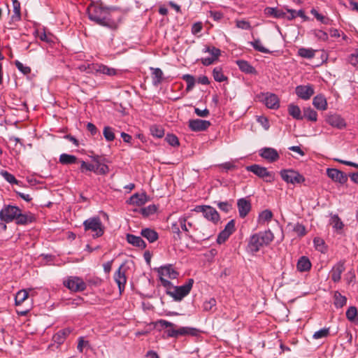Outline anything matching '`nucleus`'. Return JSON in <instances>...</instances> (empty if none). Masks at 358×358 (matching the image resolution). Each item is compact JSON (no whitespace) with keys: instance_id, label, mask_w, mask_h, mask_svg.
Wrapping results in <instances>:
<instances>
[{"instance_id":"obj_53","label":"nucleus","mask_w":358,"mask_h":358,"mask_svg":"<svg viewBox=\"0 0 358 358\" xmlns=\"http://www.w3.org/2000/svg\"><path fill=\"white\" fill-rule=\"evenodd\" d=\"M235 22L236 27L238 29L250 30L252 28L250 23L245 20H236Z\"/></svg>"},{"instance_id":"obj_10","label":"nucleus","mask_w":358,"mask_h":358,"mask_svg":"<svg viewBox=\"0 0 358 358\" xmlns=\"http://www.w3.org/2000/svg\"><path fill=\"white\" fill-rule=\"evenodd\" d=\"M235 221L231 220L226 224L224 229L218 234L217 238V243L218 244L224 243L235 231Z\"/></svg>"},{"instance_id":"obj_52","label":"nucleus","mask_w":358,"mask_h":358,"mask_svg":"<svg viewBox=\"0 0 358 358\" xmlns=\"http://www.w3.org/2000/svg\"><path fill=\"white\" fill-rule=\"evenodd\" d=\"M216 300L214 298H210L209 300L203 302V310L204 311H210L216 306Z\"/></svg>"},{"instance_id":"obj_58","label":"nucleus","mask_w":358,"mask_h":358,"mask_svg":"<svg viewBox=\"0 0 358 358\" xmlns=\"http://www.w3.org/2000/svg\"><path fill=\"white\" fill-rule=\"evenodd\" d=\"M15 65L17 69L22 72L24 75H27L31 73V69L29 66H24L20 61H15Z\"/></svg>"},{"instance_id":"obj_33","label":"nucleus","mask_w":358,"mask_h":358,"mask_svg":"<svg viewBox=\"0 0 358 358\" xmlns=\"http://www.w3.org/2000/svg\"><path fill=\"white\" fill-rule=\"evenodd\" d=\"M249 44L251 46H252V48L255 50H257L258 52H260L262 53H266V54L271 53V51L268 49H267L263 46L262 41H260L259 38H256L253 41L249 42Z\"/></svg>"},{"instance_id":"obj_36","label":"nucleus","mask_w":358,"mask_h":358,"mask_svg":"<svg viewBox=\"0 0 358 358\" xmlns=\"http://www.w3.org/2000/svg\"><path fill=\"white\" fill-rule=\"evenodd\" d=\"M150 131L152 136L158 138H162L164 135V128L157 124L152 125L150 128Z\"/></svg>"},{"instance_id":"obj_24","label":"nucleus","mask_w":358,"mask_h":358,"mask_svg":"<svg viewBox=\"0 0 358 358\" xmlns=\"http://www.w3.org/2000/svg\"><path fill=\"white\" fill-rule=\"evenodd\" d=\"M141 235L146 238L150 243L155 242L158 238V233L150 228L143 229L141 231Z\"/></svg>"},{"instance_id":"obj_59","label":"nucleus","mask_w":358,"mask_h":358,"mask_svg":"<svg viewBox=\"0 0 358 358\" xmlns=\"http://www.w3.org/2000/svg\"><path fill=\"white\" fill-rule=\"evenodd\" d=\"M157 208L155 205H150L141 209V213L145 216H149L154 214Z\"/></svg>"},{"instance_id":"obj_14","label":"nucleus","mask_w":358,"mask_h":358,"mask_svg":"<svg viewBox=\"0 0 358 358\" xmlns=\"http://www.w3.org/2000/svg\"><path fill=\"white\" fill-rule=\"evenodd\" d=\"M159 278H168L175 279L178 275V273L174 269L171 264L162 266L157 268Z\"/></svg>"},{"instance_id":"obj_12","label":"nucleus","mask_w":358,"mask_h":358,"mask_svg":"<svg viewBox=\"0 0 358 358\" xmlns=\"http://www.w3.org/2000/svg\"><path fill=\"white\" fill-rule=\"evenodd\" d=\"M295 92L296 95L303 99L308 100L315 93L313 85H298Z\"/></svg>"},{"instance_id":"obj_62","label":"nucleus","mask_w":358,"mask_h":358,"mask_svg":"<svg viewBox=\"0 0 358 358\" xmlns=\"http://www.w3.org/2000/svg\"><path fill=\"white\" fill-rule=\"evenodd\" d=\"M314 245L315 246V248L320 251V252H324V241L320 238H314Z\"/></svg>"},{"instance_id":"obj_61","label":"nucleus","mask_w":358,"mask_h":358,"mask_svg":"<svg viewBox=\"0 0 358 358\" xmlns=\"http://www.w3.org/2000/svg\"><path fill=\"white\" fill-rule=\"evenodd\" d=\"M314 34L320 40L325 41L328 39L327 33L322 30L316 29L314 31Z\"/></svg>"},{"instance_id":"obj_9","label":"nucleus","mask_w":358,"mask_h":358,"mask_svg":"<svg viewBox=\"0 0 358 358\" xmlns=\"http://www.w3.org/2000/svg\"><path fill=\"white\" fill-rule=\"evenodd\" d=\"M196 210L203 213L204 217L213 223H216L220 220L219 213L214 208L210 206H198L196 207Z\"/></svg>"},{"instance_id":"obj_31","label":"nucleus","mask_w":358,"mask_h":358,"mask_svg":"<svg viewBox=\"0 0 358 358\" xmlns=\"http://www.w3.org/2000/svg\"><path fill=\"white\" fill-rule=\"evenodd\" d=\"M59 161V163L64 165L73 164L78 162V158L76 156L66 153L60 155Z\"/></svg>"},{"instance_id":"obj_56","label":"nucleus","mask_w":358,"mask_h":358,"mask_svg":"<svg viewBox=\"0 0 358 358\" xmlns=\"http://www.w3.org/2000/svg\"><path fill=\"white\" fill-rule=\"evenodd\" d=\"M215 203L217 204L219 209L224 213H229L232 208L231 204L228 201H218Z\"/></svg>"},{"instance_id":"obj_2","label":"nucleus","mask_w":358,"mask_h":358,"mask_svg":"<svg viewBox=\"0 0 358 358\" xmlns=\"http://www.w3.org/2000/svg\"><path fill=\"white\" fill-rule=\"evenodd\" d=\"M0 220L5 223L15 221L17 225H27L34 222L35 216L30 212L22 213L16 206L5 205L0 210Z\"/></svg>"},{"instance_id":"obj_4","label":"nucleus","mask_w":358,"mask_h":358,"mask_svg":"<svg viewBox=\"0 0 358 358\" xmlns=\"http://www.w3.org/2000/svg\"><path fill=\"white\" fill-rule=\"evenodd\" d=\"M83 227L85 231H91L93 238H99L104 234V226L99 217H90L83 222Z\"/></svg>"},{"instance_id":"obj_49","label":"nucleus","mask_w":358,"mask_h":358,"mask_svg":"<svg viewBox=\"0 0 358 358\" xmlns=\"http://www.w3.org/2000/svg\"><path fill=\"white\" fill-rule=\"evenodd\" d=\"M178 223L180 229L187 234L189 232V228L192 227V224L191 222H187L185 217H180L178 219Z\"/></svg>"},{"instance_id":"obj_64","label":"nucleus","mask_w":358,"mask_h":358,"mask_svg":"<svg viewBox=\"0 0 358 358\" xmlns=\"http://www.w3.org/2000/svg\"><path fill=\"white\" fill-rule=\"evenodd\" d=\"M95 172L96 173H99V174H101V175H105L106 173H108L109 171V168L107 165L104 164H102L99 167H95Z\"/></svg>"},{"instance_id":"obj_44","label":"nucleus","mask_w":358,"mask_h":358,"mask_svg":"<svg viewBox=\"0 0 358 358\" xmlns=\"http://www.w3.org/2000/svg\"><path fill=\"white\" fill-rule=\"evenodd\" d=\"M213 78L217 82L221 83L227 80V77L223 74L222 69L219 67H216L213 69Z\"/></svg>"},{"instance_id":"obj_48","label":"nucleus","mask_w":358,"mask_h":358,"mask_svg":"<svg viewBox=\"0 0 358 358\" xmlns=\"http://www.w3.org/2000/svg\"><path fill=\"white\" fill-rule=\"evenodd\" d=\"M304 117L310 121H316L317 117V113L311 108L304 109Z\"/></svg>"},{"instance_id":"obj_39","label":"nucleus","mask_w":358,"mask_h":358,"mask_svg":"<svg viewBox=\"0 0 358 358\" xmlns=\"http://www.w3.org/2000/svg\"><path fill=\"white\" fill-rule=\"evenodd\" d=\"M315 50L312 48H301L298 50L300 57L307 59H312L315 56Z\"/></svg>"},{"instance_id":"obj_27","label":"nucleus","mask_w":358,"mask_h":358,"mask_svg":"<svg viewBox=\"0 0 358 358\" xmlns=\"http://www.w3.org/2000/svg\"><path fill=\"white\" fill-rule=\"evenodd\" d=\"M313 104L318 110H324L327 108V99L322 94H318L314 97Z\"/></svg>"},{"instance_id":"obj_40","label":"nucleus","mask_w":358,"mask_h":358,"mask_svg":"<svg viewBox=\"0 0 358 358\" xmlns=\"http://www.w3.org/2000/svg\"><path fill=\"white\" fill-rule=\"evenodd\" d=\"M330 334V328L324 327L317 331H315L313 335V338L315 340H318L321 338H327Z\"/></svg>"},{"instance_id":"obj_11","label":"nucleus","mask_w":358,"mask_h":358,"mask_svg":"<svg viewBox=\"0 0 358 358\" xmlns=\"http://www.w3.org/2000/svg\"><path fill=\"white\" fill-rule=\"evenodd\" d=\"M327 174L333 181L344 184L348 181V176L344 172L336 169H327Z\"/></svg>"},{"instance_id":"obj_13","label":"nucleus","mask_w":358,"mask_h":358,"mask_svg":"<svg viewBox=\"0 0 358 358\" xmlns=\"http://www.w3.org/2000/svg\"><path fill=\"white\" fill-rule=\"evenodd\" d=\"M211 123L210 121L203 120L200 119L189 120L188 126L193 131H202L206 130Z\"/></svg>"},{"instance_id":"obj_57","label":"nucleus","mask_w":358,"mask_h":358,"mask_svg":"<svg viewBox=\"0 0 358 358\" xmlns=\"http://www.w3.org/2000/svg\"><path fill=\"white\" fill-rule=\"evenodd\" d=\"M293 230L299 236H303L306 234L305 226L300 223H296L294 226Z\"/></svg>"},{"instance_id":"obj_3","label":"nucleus","mask_w":358,"mask_h":358,"mask_svg":"<svg viewBox=\"0 0 358 358\" xmlns=\"http://www.w3.org/2000/svg\"><path fill=\"white\" fill-rule=\"evenodd\" d=\"M273 234L270 230L259 231L250 237L248 248L251 252H257L268 245L273 240Z\"/></svg>"},{"instance_id":"obj_8","label":"nucleus","mask_w":358,"mask_h":358,"mask_svg":"<svg viewBox=\"0 0 358 358\" xmlns=\"http://www.w3.org/2000/svg\"><path fill=\"white\" fill-rule=\"evenodd\" d=\"M64 285L72 292H82L86 287V283L83 280L77 276H70L64 281Z\"/></svg>"},{"instance_id":"obj_16","label":"nucleus","mask_w":358,"mask_h":358,"mask_svg":"<svg viewBox=\"0 0 358 358\" xmlns=\"http://www.w3.org/2000/svg\"><path fill=\"white\" fill-rule=\"evenodd\" d=\"M123 267L124 264H122L118 270L114 273V280L118 286L120 294L124 292L127 282L125 271H122Z\"/></svg>"},{"instance_id":"obj_32","label":"nucleus","mask_w":358,"mask_h":358,"mask_svg":"<svg viewBox=\"0 0 358 358\" xmlns=\"http://www.w3.org/2000/svg\"><path fill=\"white\" fill-rule=\"evenodd\" d=\"M151 70H152V84L155 86H157L162 81L163 72L159 68H156V69L151 68Z\"/></svg>"},{"instance_id":"obj_42","label":"nucleus","mask_w":358,"mask_h":358,"mask_svg":"<svg viewBox=\"0 0 358 358\" xmlns=\"http://www.w3.org/2000/svg\"><path fill=\"white\" fill-rule=\"evenodd\" d=\"M103 135L106 141L109 142L114 141V139L115 138L114 129L109 126L104 127L103 130Z\"/></svg>"},{"instance_id":"obj_47","label":"nucleus","mask_w":358,"mask_h":358,"mask_svg":"<svg viewBox=\"0 0 358 358\" xmlns=\"http://www.w3.org/2000/svg\"><path fill=\"white\" fill-rule=\"evenodd\" d=\"M310 13L313 15L314 17L322 23L324 24H329L330 23V20L328 17H326L322 14L319 13L315 8L311 9Z\"/></svg>"},{"instance_id":"obj_55","label":"nucleus","mask_w":358,"mask_h":358,"mask_svg":"<svg viewBox=\"0 0 358 358\" xmlns=\"http://www.w3.org/2000/svg\"><path fill=\"white\" fill-rule=\"evenodd\" d=\"M345 314L348 320L354 321L357 315V309L355 306H350L348 308Z\"/></svg>"},{"instance_id":"obj_17","label":"nucleus","mask_w":358,"mask_h":358,"mask_svg":"<svg viewBox=\"0 0 358 358\" xmlns=\"http://www.w3.org/2000/svg\"><path fill=\"white\" fill-rule=\"evenodd\" d=\"M345 270V261H339L330 271L331 278L334 282H338L341 279V274Z\"/></svg>"},{"instance_id":"obj_1","label":"nucleus","mask_w":358,"mask_h":358,"mask_svg":"<svg viewBox=\"0 0 358 358\" xmlns=\"http://www.w3.org/2000/svg\"><path fill=\"white\" fill-rule=\"evenodd\" d=\"M115 7L105 6L101 1H93L87 8L89 19L98 25L115 30L122 21V15Z\"/></svg>"},{"instance_id":"obj_15","label":"nucleus","mask_w":358,"mask_h":358,"mask_svg":"<svg viewBox=\"0 0 358 358\" xmlns=\"http://www.w3.org/2000/svg\"><path fill=\"white\" fill-rule=\"evenodd\" d=\"M326 121L329 124L338 129H344L346 127L345 120L338 114L329 115Z\"/></svg>"},{"instance_id":"obj_20","label":"nucleus","mask_w":358,"mask_h":358,"mask_svg":"<svg viewBox=\"0 0 358 358\" xmlns=\"http://www.w3.org/2000/svg\"><path fill=\"white\" fill-rule=\"evenodd\" d=\"M237 206L241 217H245L251 209V204L249 201L242 198L238 200Z\"/></svg>"},{"instance_id":"obj_50","label":"nucleus","mask_w":358,"mask_h":358,"mask_svg":"<svg viewBox=\"0 0 358 358\" xmlns=\"http://www.w3.org/2000/svg\"><path fill=\"white\" fill-rule=\"evenodd\" d=\"M331 224L333 227L336 230H341L343 227V223L337 215H334L331 219Z\"/></svg>"},{"instance_id":"obj_23","label":"nucleus","mask_w":358,"mask_h":358,"mask_svg":"<svg viewBox=\"0 0 358 358\" xmlns=\"http://www.w3.org/2000/svg\"><path fill=\"white\" fill-rule=\"evenodd\" d=\"M311 262L310 259L306 257H301L296 264L297 270L300 272H306L311 268Z\"/></svg>"},{"instance_id":"obj_45","label":"nucleus","mask_w":358,"mask_h":358,"mask_svg":"<svg viewBox=\"0 0 358 358\" xmlns=\"http://www.w3.org/2000/svg\"><path fill=\"white\" fill-rule=\"evenodd\" d=\"M0 175L3 177V178L10 184H18V180L15 178V177L8 173L7 171L1 170L0 171Z\"/></svg>"},{"instance_id":"obj_60","label":"nucleus","mask_w":358,"mask_h":358,"mask_svg":"<svg viewBox=\"0 0 358 358\" xmlns=\"http://www.w3.org/2000/svg\"><path fill=\"white\" fill-rule=\"evenodd\" d=\"M97 64H84L79 66V69L81 71H85L87 73H93L95 72V69L92 68V66H96Z\"/></svg>"},{"instance_id":"obj_38","label":"nucleus","mask_w":358,"mask_h":358,"mask_svg":"<svg viewBox=\"0 0 358 358\" xmlns=\"http://www.w3.org/2000/svg\"><path fill=\"white\" fill-rule=\"evenodd\" d=\"M273 213L270 210H264L259 215L258 222L259 224H265L271 220Z\"/></svg>"},{"instance_id":"obj_21","label":"nucleus","mask_w":358,"mask_h":358,"mask_svg":"<svg viewBox=\"0 0 358 358\" xmlns=\"http://www.w3.org/2000/svg\"><path fill=\"white\" fill-rule=\"evenodd\" d=\"M92 68L95 69V73H99L109 76H116L118 73L117 69L102 64H97L96 66H92Z\"/></svg>"},{"instance_id":"obj_28","label":"nucleus","mask_w":358,"mask_h":358,"mask_svg":"<svg viewBox=\"0 0 358 358\" xmlns=\"http://www.w3.org/2000/svg\"><path fill=\"white\" fill-rule=\"evenodd\" d=\"M264 13L275 18H285L286 15V13L282 10L271 7H266L264 9Z\"/></svg>"},{"instance_id":"obj_29","label":"nucleus","mask_w":358,"mask_h":358,"mask_svg":"<svg viewBox=\"0 0 358 358\" xmlns=\"http://www.w3.org/2000/svg\"><path fill=\"white\" fill-rule=\"evenodd\" d=\"M199 329L194 327H182L177 329V338L180 336L190 335L196 336L199 334Z\"/></svg>"},{"instance_id":"obj_51","label":"nucleus","mask_w":358,"mask_h":358,"mask_svg":"<svg viewBox=\"0 0 358 358\" xmlns=\"http://www.w3.org/2000/svg\"><path fill=\"white\" fill-rule=\"evenodd\" d=\"M165 141L171 146L177 147L179 145V140L178 137L172 134H168L165 138Z\"/></svg>"},{"instance_id":"obj_19","label":"nucleus","mask_w":358,"mask_h":358,"mask_svg":"<svg viewBox=\"0 0 358 358\" xmlns=\"http://www.w3.org/2000/svg\"><path fill=\"white\" fill-rule=\"evenodd\" d=\"M264 96V101L267 108L275 110L280 107V100L276 94L267 92Z\"/></svg>"},{"instance_id":"obj_18","label":"nucleus","mask_w":358,"mask_h":358,"mask_svg":"<svg viewBox=\"0 0 358 358\" xmlns=\"http://www.w3.org/2000/svg\"><path fill=\"white\" fill-rule=\"evenodd\" d=\"M259 155L270 162H276L280 157L278 151L272 148H264L261 149Z\"/></svg>"},{"instance_id":"obj_30","label":"nucleus","mask_w":358,"mask_h":358,"mask_svg":"<svg viewBox=\"0 0 358 358\" xmlns=\"http://www.w3.org/2000/svg\"><path fill=\"white\" fill-rule=\"evenodd\" d=\"M70 333V329H62L53 336V341L58 344H62Z\"/></svg>"},{"instance_id":"obj_46","label":"nucleus","mask_w":358,"mask_h":358,"mask_svg":"<svg viewBox=\"0 0 358 358\" xmlns=\"http://www.w3.org/2000/svg\"><path fill=\"white\" fill-rule=\"evenodd\" d=\"M203 52H208L211 55L212 57L218 59L221 51L220 49L214 46H205V48L203 49Z\"/></svg>"},{"instance_id":"obj_35","label":"nucleus","mask_w":358,"mask_h":358,"mask_svg":"<svg viewBox=\"0 0 358 358\" xmlns=\"http://www.w3.org/2000/svg\"><path fill=\"white\" fill-rule=\"evenodd\" d=\"M289 114L292 116L294 119L302 120L301 112L300 108L294 104H289L288 106Z\"/></svg>"},{"instance_id":"obj_37","label":"nucleus","mask_w":358,"mask_h":358,"mask_svg":"<svg viewBox=\"0 0 358 358\" xmlns=\"http://www.w3.org/2000/svg\"><path fill=\"white\" fill-rule=\"evenodd\" d=\"M347 303V298L343 296L339 292L334 293V305L336 308H342Z\"/></svg>"},{"instance_id":"obj_63","label":"nucleus","mask_w":358,"mask_h":358,"mask_svg":"<svg viewBox=\"0 0 358 358\" xmlns=\"http://www.w3.org/2000/svg\"><path fill=\"white\" fill-rule=\"evenodd\" d=\"M209 17H212L215 21H220L223 17L222 13L217 10H210L209 12Z\"/></svg>"},{"instance_id":"obj_7","label":"nucleus","mask_w":358,"mask_h":358,"mask_svg":"<svg viewBox=\"0 0 358 358\" xmlns=\"http://www.w3.org/2000/svg\"><path fill=\"white\" fill-rule=\"evenodd\" d=\"M246 169L248 171L253 173L258 177L263 178L266 182H272L274 181V173L268 171L265 167L261 166L258 164H253L248 166Z\"/></svg>"},{"instance_id":"obj_5","label":"nucleus","mask_w":358,"mask_h":358,"mask_svg":"<svg viewBox=\"0 0 358 358\" xmlns=\"http://www.w3.org/2000/svg\"><path fill=\"white\" fill-rule=\"evenodd\" d=\"M194 280L189 279L183 285L174 287L173 290L166 291V294L173 298L175 301H180L186 296L191 291Z\"/></svg>"},{"instance_id":"obj_54","label":"nucleus","mask_w":358,"mask_h":358,"mask_svg":"<svg viewBox=\"0 0 358 358\" xmlns=\"http://www.w3.org/2000/svg\"><path fill=\"white\" fill-rule=\"evenodd\" d=\"M80 171L82 173H85L86 171H93L95 172V165L93 164L86 163L84 161H80Z\"/></svg>"},{"instance_id":"obj_41","label":"nucleus","mask_w":358,"mask_h":358,"mask_svg":"<svg viewBox=\"0 0 358 358\" xmlns=\"http://www.w3.org/2000/svg\"><path fill=\"white\" fill-rule=\"evenodd\" d=\"M28 296L29 293L24 289L17 292L15 297V305L19 306L22 304L28 298Z\"/></svg>"},{"instance_id":"obj_34","label":"nucleus","mask_w":358,"mask_h":358,"mask_svg":"<svg viewBox=\"0 0 358 358\" xmlns=\"http://www.w3.org/2000/svg\"><path fill=\"white\" fill-rule=\"evenodd\" d=\"M13 6L14 13L11 16V20L13 22L19 21L21 19L20 3L17 0H13Z\"/></svg>"},{"instance_id":"obj_22","label":"nucleus","mask_w":358,"mask_h":358,"mask_svg":"<svg viewBox=\"0 0 358 358\" xmlns=\"http://www.w3.org/2000/svg\"><path fill=\"white\" fill-rule=\"evenodd\" d=\"M126 239L127 241L133 246L139 248L140 249H145L146 248V243L141 236L127 234Z\"/></svg>"},{"instance_id":"obj_25","label":"nucleus","mask_w":358,"mask_h":358,"mask_svg":"<svg viewBox=\"0 0 358 358\" xmlns=\"http://www.w3.org/2000/svg\"><path fill=\"white\" fill-rule=\"evenodd\" d=\"M236 64L242 72L248 74H255L257 73L255 69L245 60H237Z\"/></svg>"},{"instance_id":"obj_43","label":"nucleus","mask_w":358,"mask_h":358,"mask_svg":"<svg viewBox=\"0 0 358 358\" xmlns=\"http://www.w3.org/2000/svg\"><path fill=\"white\" fill-rule=\"evenodd\" d=\"M183 80L187 83L186 91H191L195 85V78L193 76L190 74H185L182 76Z\"/></svg>"},{"instance_id":"obj_6","label":"nucleus","mask_w":358,"mask_h":358,"mask_svg":"<svg viewBox=\"0 0 358 358\" xmlns=\"http://www.w3.org/2000/svg\"><path fill=\"white\" fill-rule=\"evenodd\" d=\"M280 175L281 178L288 184H301L306 180L303 175L292 169H282L280 171Z\"/></svg>"},{"instance_id":"obj_26","label":"nucleus","mask_w":358,"mask_h":358,"mask_svg":"<svg viewBox=\"0 0 358 358\" xmlns=\"http://www.w3.org/2000/svg\"><path fill=\"white\" fill-rule=\"evenodd\" d=\"M147 202V196L145 194L136 193L132 195L129 200V203L132 205L142 206Z\"/></svg>"}]
</instances>
